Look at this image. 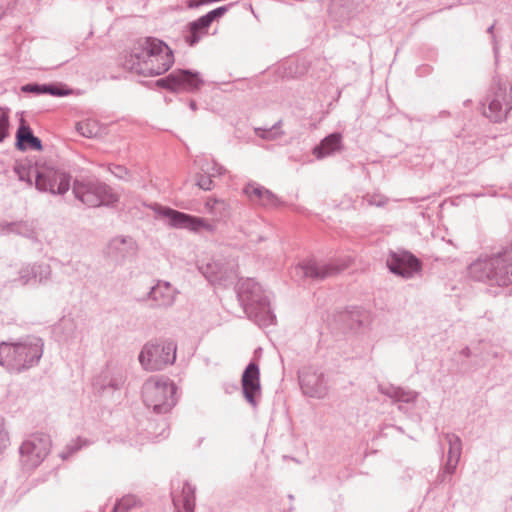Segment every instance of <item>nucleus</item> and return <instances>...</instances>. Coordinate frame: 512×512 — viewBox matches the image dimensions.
<instances>
[{"instance_id": "423d86ee", "label": "nucleus", "mask_w": 512, "mask_h": 512, "mask_svg": "<svg viewBox=\"0 0 512 512\" xmlns=\"http://www.w3.org/2000/svg\"><path fill=\"white\" fill-rule=\"evenodd\" d=\"M176 391V385L169 379H149L142 387L143 402L155 413L165 414L176 405Z\"/></svg>"}, {"instance_id": "9b49d317", "label": "nucleus", "mask_w": 512, "mask_h": 512, "mask_svg": "<svg viewBox=\"0 0 512 512\" xmlns=\"http://www.w3.org/2000/svg\"><path fill=\"white\" fill-rule=\"evenodd\" d=\"M388 270L403 279H411L422 271V262L407 250L390 251L386 259Z\"/></svg>"}, {"instance_id": "6e6d98bb", "label": "nucleus", "mask_w": 512, "mask_h": 512, "mask_svg": "<svg viewBox=\"0 0 512 512\" xmlns=\"http://www.w3.org/2000/svg\"><path fill=\"white\" fill-rule=\"evenodd\" d=\"M189 107L195 111L197 109V104L194 100H191L190 103H189Z\"/></svg>"}, {"instance_id": "2f4dec72", "label": "nucleus", "mask_w": 512, "mask_h": 512, "mask_svg": "<svg viewBox=\"0 0 512 512\" xmlns=\"http://www.w3.org/2000/svg\"><path fill=\"white\" fill-rule=\"evenodd\" d=\"M138 499L133 495H126L119 499L111 512H128L130 509L136 507Z\"/></svg>"}, {"instance_id": "1a4fd4ad", "label": "nucleus", "mask_w": 512, "mask_h": 512, "mask_svg": "<svg viewBox=\"0 0 512 512\" xmlns=\"http://www.w3.org/2000/svg\"><path fill=\"white\" fill-rule=\"evenodd\" d=\"M35 188L51 195H64L70 189L71 175L63 169L43 165L33 168Z\"/></svg>"}, {"instance_id": "b1692460", "label": "nucleus", "mask_w": 512, "mask_h": 512, "mask_svg": "<svg viewBox=\"0 0 512 512\" xmlns=\"http://www.w3.org/2000/svg\"><path fill=\"white\" fill-rule=\"evenodd\" d=\"M208 29L209 27L199 17L186 25L183 30V38L189 46L193 47L208 34Z\"/></svg>"}, {"instance_id": "6ab92c4d", "label": "nucleus", "mask_w": 512, "mask_h": 512, "mask_svg": "<svg viewBox=\"0 0 512 512\" xmlns=\"http://www.w3.org/2000/svg\"><path fill=\"white\" fill-rule=\"evenodd\" d=\"M243 193L253 204L264 207H276L280 203L278 197L272 191L255 182L245 185Z\"/></svg>"}, {"instance_id": "393cba45", "label": "nucleus", "mask_w": 512, "mask_h": 512, "mask_svg": "<svg viewBox=\"0 0 512 512\" xmlns=\"http://www.w3.org/2000/svg\"><path fill=\"white\" fill-rule=\"evenodd\" d=\"M203 276L212 284H221L228 278V271L219 261H211L200 267Z\"/></svg>"}, {"instance_id": "a211bd4d", "label": "nucleus", "mask_w": 512, "mask_h": 512, "mask_svg": "<svg viewBox=\"0 0 512 512\" xmlns=\"http://www.w3.org/2000/svg\"><path fill=\"white\" fill-rule=\"evenodd\" d=\"M174 75L178 92L195 93L199 91L205 83L201 74L194 70L176 69L174 70Z\"/></svg>"}, {"instance_id": "8fccbe9b", "label": "nucleus", "mask_w": 512, "mask_h": 512, "mask_svg": "<svg viewBox=\"0 0 512 512\" xmlns=\"http://www.w3.org/2000/svg\"><path fill=\"white\" fill-rule=\"evenodd\" d=\"M207 3H211V1H207V0H191L190 1V7H199V6L207 4Z\"/></svg>"}, {"instance_id": "4c0bfd02", "label": "nucleus", "mask_w": 512, "mask_h": 512, "mask_svg": "<svg viewBox=\"0 0 512 512\" xmlns=\"http://www.w3.org/2000/svg\"><path fill=\"white\" fill-rule=\"evenodd\" d=\"M22 92L24 93H32L35 95L47 94V83L39 84V83H28L21 87Z\"/></svg>"}, {"instance_id": "a18cd8bd", "label": "nucleus", "mask_w": 512, "mask_h": 512, "mask_svg": "<svg viewBox=\"0 0 512 512\" xmlns=\"http://www.w3.org/2000/svg\"><path fill=\"white\" fill-rule=\"evenodd\" d=\"M15 172L18 174L19 180L26 181L30 186L32 185L31 171L26 172L23 167H15Z\"/></svg>"}, {"instance_id": "f257e3e1", "label": "nucleus", "mask_w": 512, "mask_h": 512, "mask_svg": "<svg viewBox=\"0 0 512 512\" xmlns=\"http://www.w3.org/2000/svg\"><path fill=\"white\" fill-rule=\"evenodd\" d=\"M174 63L173 51L160 39L146 37L139 41L125 61V66L142 76H157L167 72Z\"/></svg>"}, {"instance_id": "c03bdc74", "label": "nucleus", "mask_w": 512, "mask_h": 512, "mask_svg": "<svg viewBox=\"0 0 512 512\" xmlns=\"http://www.w3.org/2000/svg\"><path fill=\"white\" fill-rule=\"evenodd\" d=\"M458 463H459V461H457V460L446 459V462L444 463V465L441 468V470L446 472V474H449L450 476H453V474L456 471Z\"/></svg>"}, {"instance_id": "f704fd0d", "label": "nucleus", "mask_w": 512, "mask_h": 512, "mask_svg": "<svg viewBox=\"0 0 512 512\" xmlns=\"http://www.w3.org/2000/svg\"><path fill=\"white\" fill-rule=\"evenodd\" d=\"M9 110L0 107V143L9 135Z\"/></svg>"}, {"instance_id": "37998d69", "label": "nucleus", "mask_w": 512, "mask_h": 512, "mask_svg": "<svg viewBox=\"0 0 512 512\" xmlns=\"http://www.w3.org/2000/svg\"><path fill=\"white\" fill-rule=\"evenodd\" d=\"M197 186L205 191H209L213 188V180L211 175L200 174L197 176Z\"/></svg>"}, {"instance_id": "72a5a7b5", "label": "nucleus", "mask_w": 512, "mask_h": 512, "mask_svg": "<svg viewBox=\"0 0 512 512\" xmlns=\"http://www.w3.org/2000/svg\"><path fill=\"white\" fill-rule=\"evenodd\" d=\"M125 380V372L122 369H116L114 372H112L107 384L102 385V389H105L106 387L112 388L114 390L120 389L125 383Z\"/></svg>"}, {"instance_id": "bf43d9fd", "label": "nucleus", "mask_w": 512, "mask_h": 512, "mask_svg": "<svg viewBox=\"0 0 512 512\" xmlns=\"http://www.w3.org/2000/svg\"><path fill=\"white\" fill-rule=\"evenodd\" d=\"M398 409H399V410H403L402 405H399V406H398Z\"/></svg>"}, {"instance_id": "bb28decb", "label": "nucleus", "mask_w": 512, "mask_h": 512, "mask_svg": "<svg viewBox=\"0 0 512 512\" xmlns=\"http://www.w3.org/2000/svg\"><path fill=\"white\" fill-rule=\"evenodd\" d=\"M329 13L336 20L344 21L351 18V7L349 0H331Z\"/></svg>"}, {"instance_id": "aec40b11", "label": "nucleus", "mask_w": 512, "mask_h": 512, "mask_svg": "<svg viewBox=\"0 0 512 512\" xmlns=\"http://www.w3.org/2000/svg\"><path fill=\"white\" fill-rule=\"evenodd\" d=\"M15 146L19 151H26L28 149L34 151L43 150L41 139L34 135L32 129L24 119L20 120L19 127L16 131Z\"/></svg>"}, {"instance_id": "4468645a", "label": "nucleus", "mask_w": 512, "mask_h": 512, "mask_svg": "<svg viewBox=\"0 0 512 512\" xmlns=\"http://www.w3.org/2000/svg\"><path fill=\"white\" fill-rule=\"evenodd\" d=\"M298 377L300 388L306 396L321 399L327 395V382L322 372L305 367L299 372Z\"/></svg>"}, {"instance_id": "0eeeda50", "label": "nucleus", "mask_w": 512, "mask_h": 512, "mask_svg": "<svg viewBox=\"0 0 512 512\" xmlns=\"http://www.w3.org/2000/svg\"><path fill=\"white\" fill-rule=\"evenodd\" d=\"M177 344L172 339H156L147 342L140 354L139 362L145 370L159 371L176 360Z\"/></svg>"}, {"instance_id": "cd10ccee", "label": "nucleus", "mask_w": 512, "mask_h": 512, "mask_svg": "<svg viewBox=\"0 0 512 512\" xmlns=\"http://www.w3.org/2000/svg\"><path fill=\"white\" fill-rule=\"evenodd\" d=\"M205 207L213 216L224 219L229 216V204L221 199L208 198Z\"/></svg>"}, {"instance_id": "f3484780", "label": "nucleus", "mask_w": 512, "mask_h": 512, "mask_svg": "<svg viewBox=\"0 0 512 512\" xmlns=\"http://www.w3.org/2000/svg\"><path fill=\"white\" fill-rule=\"evenodd\" d=\"M177 293V290L173 288L170 282L158 280L150 288L147 300L151 301L150 306L152 308L167 309L174 304Z\"/></svg>"}, {"instance_id": "13d9d810", "label": "nucleus", "mask_w": 512, "mask_h": 512, "mask_svg": "<svg viewBox=\"0 0 512 512\" xmlns=\"http://www.w3.org/2000/svg\"><path fill=\"white\" fill-rule=\"evenodd\" d=\"M493 50H494V52H495V53H497V48H496V46H494V47H493Z\"/></svg>"}, {"instance_id": "ddd939ff", "label": "nucleus", "mask_w": 512, "mask_h": 512, "mask_svg": "<svg viewBox=\"0 0 512 512\" xmlns=\"http://www.w3.org/2000/svg\"><path fill=\"white\" fill-rule=\"evenodd\" d=\"M345 266H337L315 259H307L294 268L295 275L302 278H309L313 281H322L330 276L336 275Z\"/></svg>"}, {"instance_id": "58836bf2", "label": "nucleus", "mask_w": 512, "mask_h": 512, "mask_svg": "<svg viewBox=\"0 0 512 512\" xmlns=\"http://www.w3.org/2000/svg\"><path fill=\"white\" fill-rule=\"evenodd\" d=\"M109 171L118 179L128 181L131 177L130 171L122 165L111 164L109 166Z\"/></svg>"}, {"instance_id": "dca6fc26", "label": "nucleus", "mask_w": 512, "mask_h": 512, "mask_svg": "<svg viewBox=\"0 0 512 512\" xmlns=\"http://www.w3.org/2000/svg\"><path fill=\"white\" fill-rule=\"evenodd\" d=\"M18 274L13 283L34 286L46 283L50 279L51 267L44 263L27 264L21 267Z\"/></svg>"}, {"instance_id": "864d4df0", "label": "nucleus", "mask_w": 512, "mask_h": 512, "mask_svg": "<svg viewBox=\"0 0 512 512\" xmlns=\"http://www.w3.org/2000/svg\"><path fill=\"white\" fill-rule=\"evenodd\" d=\"M223 172H224V168L222 166L215 165V173H217L218 175H221V174H223Z\"/></svg>"}, {"instance_id": "9d476101", "label": "nucleus", "mask_w": 512, "mask_h": 512, "mask_svg": "<svg viewBox=\"0 0 512 512\" xmlns=\"http://www.w3.org/2000/svg\"><path fill=\"white\" fill-rule=\"evenodd\" d=\"M52 441L46 433H33L25 439L20 448V458L29 469L38 467L50 453Z\"/></svg>"}, {"instance_id": "3c124183", "label": "nucleus", "mask_w": 512, "mask_h": 512, "mask_svg": "<svg viewBox=\"0 0 512 512\" xmlns=\"http://www.w3.org/2000/svg\"><path fill=\"white\" fill-rule=\"evenodd\" d=\"M460 355L461 356H464L466 358L470 357L471 356V350L469 347H464L461 351H460Z\"/></svg>"}, {"instance_id": "412c9836", "label": "nucleus", "mask_w": 512, "mask_h": 512, "mask_svg": "<svg viewBox=\"0 0 512 512\" xmlns=\"http://www.w3.org/2000/svg\"><path fill=\"white\" fill-rule=\"evenodd\" d=\"M109 254L116 260H124L135 255L137 244L130 236H120L112 239L108 246Z\"/></svg>"}, {"instance_id": "20e7f679", "label": "nucleus", "mask_w": 512, "mask_h": 512, "mask_svg": "<svg viewBox=\"0 0 512 512\" xmlns=\"http://www.w3.org/2000/svg\"><path fill=\"white\" fill-rule=\"evenodd\" d=\"M237 297L249 318H253L259 325L268 326L274 323L275 316L259 283L251 278L240 281Z\"/></svg>"}, {"instance_id": "f8f14e48", "label": "nucleus", "mask_w": 512, "mask_h": 512, "mask_svg": "<svg viewBox=\"0 0 512 512\" xmlns=\"http://www.w3.org/2000/svg\"><path fill=\"white\" fill-rule=\"evenodd\" d=\"M157 213L169 221V225L175 228H188L191 231L198 232L202 229L213 232L215 226L203 218L193 216L170 207L159 206Z\"/></svg>"}, {"instance_id": "5fc2aeb1", "label": "nucleus", "mask_w": 512, "mask_h": 512, "mask_svg": "<svg viewBox=\"0 0 512 512\" xmlns=\"http://www.w3.org/2000/svg\"><path fill=\"white\" fill-rule=\"evenodd\" d=\"M494 27H495V26H494V24H493V25H491V26H489V27L487 28V32H488L489 34H491V36H492V39H493V40H494V38H495V36L493 35Z\"/></svg>"}, {"instance_id": "c85d7f7f", "label": "nucleus", "mask_w": 512, "mask_h": 512, "mask_svg": "<svg viewBox=\"0 0 512 512\" xmlns=\"http://www.w3.org/2000/svg\"><path fill=\"white\" fill-rule=\"evenodd\" d=\"M444 438L449 446L447 459L459 461L462 451V441L460 437L454 433H446L444 434Z\"/></svg>"}, {"instance_id": "4be33fe9", "label": "nucleus", "mask_w": 512, "mask_h": 512, "mask_svg": "<svg viewBox=\"0 0 512 512\" xmlns=\"http://www.w3.org/2000/svg\"><path fill=\"white\" fill-rule=\"evenodd\" d=\"M196 487L189 481L183 483L180 494L172 493V501L178 512H194Z\"/></svg>"}, {"instance_id": "49530a36", "label": "nucleus", "mask_w": 512, "mask_h": 512, "mask_svg": "<svg viewBox=\"0 0 512 512\" xmlns=\"http://www.w3.org/2000/svg\"><path fill=\"white\" fill-rule=\"evenodd\" d=\"M68 267H70L75 273L82 274L87 270V266L84 263H81L80 261H70L67 264Z\"/></svg>"}, {"instance_id": "2eb2a0df", "label": "nucleus", "mask_w": 512, "mask_h": 512, "mask_svg": "<svg viewBox=\"0 0 512 512\" xmlns=\"http://www.w3.org/2000/svg\"><path fill=\"white\" fill-rule=\"evenodd\" d=\"M242 392L245 400L257 407V397L261 395L260 369L255 361H251L245 368L241 377Z\"/></svg>"}, {"instance_id": "de8ad7c7", "label": "nucleus", "mask_w": 512, "mask_h": 512, "mask_svg": "<svg viewBox=\"0 0 512 512\" xmlns=\"http://www.w3.org/2000/svg\"><path fill=\"white\" fill-rule=\"evenodd\" d=\"M451 480H452V476H450L449 474H446V472H444L443 470L440 469L433 485L437 486V485L445 483V482H451Z\"/></svg>"}, {"instance_id": "7c9ffc66", "label": "nucleus", "mask_w": 512, "mask_h": 512, "mask_svg": "<svg viewBox=\"0 0 512 512\" xmlns=\"http://www.w3.org/2000/svg\"><path fill=\"white\" fill-rule=\"evenodd\" d=\"M371 323L372 315L369 311L363 308H354V325L357 324L359 329L366 332L371 329Z\"/></svg>"}, {"instance_id": "473e14b6", "label": "nucleus", "mask_w": 512, "mask_h": 512, "mask_svg": "<svg viewBox=\"0 0 512 512\" xmlns=\"http://www.w3.org/2000/svg\"><path fill=\"white\" fill-rule=\"evenodd\" d=\"M231 6H232V4L217 7L215 9L209 11L205 15L201 16L200 18L203 20V22H205V24L208 27H210L211 24L213 23V21L218 20L219 18L223 17L227 13V11L229 10V8Z\"/></svg>"}, {"instance_id": "7ed1b4c3", "label": "nucleus", "mask_w": 512, "mask_h": 512, "mask_svg": "<svg viewBox=\"0 0 512 512\" xmlns=\"http://www.w3.org/2000/svg\"><path fill=\"white\" fill-rule=\"evenodd\" d=\"M44 349L40 337L29 335L15 342L0 343V365L9 373L20 374L38 365Z\"/></svg>"}, {"instance_id": "a19ab883", "label": "nucleus", "mask_w": 512, "mask_h": 512, "mask_svg": "<svg viewBox=\"0 0 512 512\" xmlns=\"http://www.w3.org/2000/svg\"><path fill=\"white\" fill-rule=\"evenodd\" d=\"M9 226L12 232L25 237H29L33 233L30 225L27 222L11 223Z\"/></svg>"}, {"instance_id": "c9c22d12", "label": "nucleus", "mask_w": 512, "mask_h": 512, "mask_svg": "<svg viewBox=\"0 0 512 512\" xmlns=\"http://www.w3.org/2000/svg\"><path fill=\"white\" fill-rule=\"evenodd\" d=\"M175 80H176V78H175V75H174V71H172L167 76L158 79L156 81V85L158 87H160V88L169 90V91H171L173 93H178L177 85L175 83Z\"/></svg>"}, {"instance_id": "a878e982", "label": "nucleus", "mask_w": 512, "mask_h": 512, "mask_svg": "<svg viewBox=\"0 0 512 512\" xmlns=\"http://www.w3.org/2000/svg\"><path fill=\"white\" fill-rule=\"evenodd\" d=\"M341 134L332 133L325 137L319 145L313 149V154L318 158H324L340 148Z\"/></svg>"}, {"instance_id": "5701e85b", "label": "nucleus", "mask_w": 512, "mask_h": 512, "mask_svg": "<svg viewBox=\"0 0 512 512\" xmlns=\"http://www.w3.org/2000/svg\"><path fill=\"white\" fill-rule=\"evenodd\" d=\"M379 391L397 403H413L418 397L417 392L392 384H380Z\"/></svg>"}, {"instance_id": "4d7b16f0", "label": "nucleus", "mask_w": 512, "mask_h": 512, "mask_svg": "<svg viewBox=\"0 0 512 512\" xmlns=\"http://www.w3.org/2000/svg\"><path fill=\"white\" fill-rule=\"evenodd\" d=\"M369 203L373 204V205H376V206H382V205H384L385 201H378V202H376V201L369 200Z\"/></svg>"}, {"instance_id": "603ef678", "label": "nucleus", "mask_w": 512, "mask_h": 512, "mask_svg": "<svg viewBox=\"0 0 512 512\" xmlns=\"http://www.w3.org/2000/svg\"><path fill=\"white\" fill-rule=\"evenodd\" d=\"M349 317H350V312L349 311L342 312L338 316L339 320H344V319L349 318Z\"/></svg>"}, {"instance_id": "6e6552de", "label": "nucleus", "mask_w": 512, "mask_h": 512, "mask_svg": "<svg viewBox=\"0 0 512 512\" xmlns=\"http://www.w3.org/2000/svg\"><path fill=\"white\" fill-rule=\"evenodd\" d=\"M482 114L491 122L501 123L512 110V88L506 83H497L490 87L481 102Z\"/></svg>"}, {"instance_id": "ea45409f", "label": "nucleus", "mask_w": 512, "mask_h": 512, "mask_svg": "<svg viewBox=\"0 0 512 512\" xmlns=\"http://www.w3.org/2000/svg\"><path fill=\"white\" fill-rule=\"evenodd\" d=\"M280 126H281V121H278L271 128L264 129L262 134H259V136L266 140L277 139L278 137H280L283 134V132H281L279 130Z\"/></svg>"}, {"instance_id": "09e8293b", "label": "nucleus", "mask_w": 512, "mask_h": 512, "mask_svg": "<svg viewBox=\"0 0 512 512\" xmlns=\"http://www.w3.org/2000/svg\"><path fill=\"white\" fill-rule=\"evenodd\" d=\"M78 131L80 132L81 135L85 136V137H92L93 135V132L92 130H90L88 128V125L87 124H82V123H79L78 124Z\"/></svg>"}, {"instance_id": "f03ea898", "label": "nucleus", "mask_w": 512, "mask_h": 512, "mask_svg": "<svg viewBox=\"0 0 512 512\" xmlns=\"http://www.w3.org/2000/svg\"><path fill=\"white\" fill-rule=\"evenodd\" d=\"M467 271L474 281L490 286H509L512 284V241L489 257L477 258Z\"/></svg>"}, {"instance_id": "e433bc0d", "label": "nucleus", "mask_w": 512, "mask_h": 512, "mask_svg": "<svg viewBox=\"0 0 512 512\" xmlns=\"http://www.w3.org/2000/svg\"><path fill=\"white\" fill-rule=\"evenodd\" d=\"M47 94L63 97L71 94V89L62 83H47Z\"/></svg>"}, {"instance_id": "79ce46f5", "label": "nucleus", "mask_w": 512, "mask_h": 512, "mask_svg": "<svg viewBox=\"0 0 512 512\" xmlns=\"http://www.w3.org/2000/svg\"><path fill=\"white\" fill-rule=\"evenodd\" d=\"M10 444L8 431L5 428L4 419L0 417V453H2Z\"/></svg>"}, {"instance_id": "c756f323", "label": "nucleus", "mask_w": 512, "mask_h": 512, "mask_svg": "<svg viewBox=\"0 0 512 512\" xmlns=\"http://www.w3.org/2000/svg\"><path fill=\"white\" fill-rule=\"evenodd\" d=\"M90 444L89 440L81 437H77L76 439H72L70 442L66 444L62 452L60 453V457L63 460L69 459L75 453L80 451L83 447H86Z\"/></svg>"}, {"instance_id": "39448f33", "label": "nucleus", "mask_w": 512, "mask_h": 512, "mask_svg": "<svg viewBox=\"0 0 512 512\" xmlns=\"http://www.w3.org/2000/svg\"><path fill=\"white\" fill-rule=\"evenodd\" d=\"M73 194L87 207L112 206L119 201L113 189L96 177L75 179Z\"/></svg>"}]
</instances>
